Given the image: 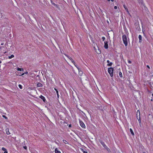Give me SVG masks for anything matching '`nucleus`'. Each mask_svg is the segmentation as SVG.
<instances>
[{
	"label": "nucleus",
	"mask_w": 153,
	"mask_h": 153,
	"mask_svg": "<svg viewBox=\"0 0 153 153\" xmlns=\"http://www.w3.org/2000/svg\"><path fill=\"white\" fill-rule=\"evenodd\" d=\"M37 87H41L43 86V85L40 83H38L37 85Z\"/></svg>",
	"instance_id": "11"
},
{
	"label": "nucleus",
	"mask_w": 153,
	"mask_h": 153,
	"mask_svg": "<svg viewBox=\"0 0 153 153\" xmlns=\"http://www.w3.org/2000/svg\"><path fill=\"white\" fill-rule=\"evenodd\" d=\"M4 43H1V45H4Z\"/></svg>",
	"instance_id": "32"
},
{
	"label": "nucleus",
	"mask_w": 153,
	"mask_h": 153,
	"mask_svg": "<svg viewBox=\"0 0 153 153\" xmlns=\"http://www.w3.org/2000/svg\"><path fill=\"white\" fill-rule=\"evenodd\" d=\"M1 63V61L0 60V64Z\"/></svg>",
	"instance_id": "40"
},
{
	"label": "nucleus",
	"mask_w": 153,
	"mask_h": 153,
	"mask_svg": "<svg viewBox=\"0 0 153 153\" xmlns=\"http://www.w3.org/2000/svg\"><path fill=\"white\" fill-rule=\"evenodd\" d=\"M102 39L104 41L105 39V38L104 37H102Z\"/></svg>",
	"instance_id": "24"
},
{
	"label": "nucleus",
	"mask_w": 153,
	"mask_h": 153,
	"mask_svg": "<svg viewBox=\"0 0 153 153\" xmlns=\"http://www.w3.org/2000/svg\"><path fill=\"white\" fill-rule=\"evenodd\" d=\"M17 70L18 71H23V69L22 68H17Z\"/></svg>",
	"instance_id": "17"
},
{
	"label": "nucleus",
	"mask_w": 153,
	"mask_h": 153,
	"mask_svg": "<svg viewBox=\"0 0 153 153\" xmlns=\"http://www.w3.org/2000/svg\"><path fill=\"white\" fill-rule=\"evenodd\" d=\"M9 63H11V64L12 63V62H9Z\"/></svg>",
	"instance_id": "36"
},
{
	"label": "nucleus",
	"mask_w": 153,
	"mask_h": 153,
	"mask_svg": "<svg viewBox=\"0 0 153 153\" xmlns=\"http://www.w3.org/2000/svg\"><path fill=\"white\" fill-rule=\"evenodd\" d=\"M2 117H3L5 119H7V117H6V116H5V115H3L2 116Z\"/></svg>",
	"instance_id": "23"
},
{
	"label": "nucleus",
	"mask_w": 153,
	"mask_h": 153,
	"mask_svg": "<svg viewBox=\"0 0 153 153\" xmlns=\"http://www.w3.org/2000/svg\"><path fill=\"white\" fill-rule=\"evenodd\" d=\"M1 47H0V49H1Z\"/></svg>",
	"instance_id": "46"
},
{
	"label": "nucleus",
	"mask_w": 153,
	"mask_h": 153,
	"mask_svg": "<svg viewBox=\"0 0 153 153\" xmlns=\"http://www.w3.org/2000/svg\"><path fill=\"white\" fill-rule=\"evenodd\" d=\"M79 123L80 126L83 128H85V126L83 122L81 120H79Z\"/></svg>",
	"instance_id": "3"
},
{
	"label": "nucleus",
	"mask_w": 153,
	"mask_h": 153,
	"mask_svg": "<svg viewBox=\"0 0 153 153\" xmlns=\"http://www.w3.org/2000/svg\"><path fill=\"white\" fill-rule=\"evenodd\" d=\"M63 141L65 144H68V142L66 140H63Z\"/></svg>",
	"instance_id": "19"
},
{
	"label": "nucleus",
	"mask_w": 153,
	"mask_h": 153,
	"mask_svg": "<svg viewBox=\"0 0 153 153\" xmlns=\"http://www.w3.org/2000/svg\"><path fill=\"white\" fill-rule=\"evenodd\" d=\"M25 74H28V72L27 71H26L25 72Z\"/></svg>",
	"instance_id": "29"
},
{
	"label": "nucleus",
	"mask_w": 153,
	"mask_h": 153,
	"mask_svg": "<svg viewBox=\"0 0 153 153\" xmlns=\"http://www.w3.org/2000/svg\"><path fill=\"white\" fill-rule=\"evenodd\" d=\"M140 122H141V121H140V120L139 123H140Z\"/></svg>",
	"instance_id": "39"
},
{
	"label": "nucleus",
	"mask_w": 153,
	"mask_h": 153,
	"mask_svg": "<svg viewBox=\"0 0 153 153\" xmlns=\"http://www.w3.org/2000/svg\"><path fill=\"white\" fill-rule=\"evenodd\" d=\"M13 66H16V65H13Z\"/></svg>",
	"instance_id": "44"
},
{
	"label": "nucleus",
	"mask_w": 153,
	"mask_h": 153,
	"mask_svg": "<svg viewBox=\"0 0 153 153\" xmlns=\"http://www.w3.org/2000/svg\"><path fill=\"white\" fill-rule=\"evenodd\" d=\"M118 7L117 6H115L114 7V8L115 9H117V8Z\"/></svg>",
	"instance_id": "25"
},
{
	"label": "nucleus",
	"mask_w": 153,
	"mask_h": 153,
	"mask_svg": "<svg viewBox=\"0 0 153 153\" xmlns=\"http://www.w3.org/2000/svg\"><path fill=\"white\" fill-rule=\"evenodd\" d=\"M13 66H16V65H13Z\"/></svg>",
	"instance_id": "43"
},
{
	"label": "nucleus",
	"mask_w": 153,
	"mask_h": 153,
	"mask_svg": "<svg viewBox=\"0 0 153 153\" xmlns=\"http://www.w3.org/2000/svg\"><path fill=\"white\" fill-rule=\"evenodd\" d=\"M19 88L21 89H22V86L21 85H19Z\"/></svg>",
	"instance_id": "22"
},
{
	"label": "nucleus",
	"mask_w": 153,
	"mask_h": 153,
	"mask_svg": "<svg viewBox=\"0 0 153 153\" xmlns=\"http://www.w3.org/2000/svg\"><path fill=\"white\" fill-rule=\"evenodd\" d=\"M152 76H153V75H152Z\"/></svg>",
	"instance_id": "48"
},
{
	"label": "nucleus",
	"mask_w": 153,
	"mask_h": 153,
	"mask_svg": "<svg viewBox=\"0 0 153 153\" xmlns=\"http://www.w3.org/2000/svg\"><path fill=\"white\" fill-rule=\"evenodd\" d=\"M130 132H131V134L132 135H134V132H133V131L132 130V129H131V128H130Z\"/></svg>",
	"instance_id": "16"
},
{
	"label": "nucleus",
	"mask_w": 153,
	"mask_h": 153,
	"mask_svg": "<svg viewBox=\"0 0 153 153\" xmlns=\"http://www.w3.org/2000/svg\"><path fill=\"white\" fill-rule=\"evenodd\" d=\"M3 17V15L2 13H0V18H2Z\"/></svg>",
	"instance_id": "21"
},
{
	"label": "nucleus",
	"mask_w": 153,
	"mask_h": 153,
	"mask_svg": "<svg viewBox=\"0 0 153 153\" xmlns=\"http://www.w3.org/2000/svg\"><path fill=\"white\" fill-rule=\"evenodd\" d=\"M104 47L105 48L107 49L108 48V45L107 41H105L104 42Z\"/></svg>",
	"instance_id": "6"
},
{
	"label": "nucleus",
	"mask_w": 153,
	"mask_h": 153,
	"mask_svg": "<svg viewBox=\"0 0 153 153\" xmlns=\"http://www.w3.org/2000/svg\"><path fill=\"white\" fill-rule=\"evenodd\" d=\"M107 63H108V64H107L108 66H112V65L113 64L112 62H110V61L108 60H107Z\"/></svg>",
	"instance_id": "7"
},
{
	"label": "nucleus",
	"mask_w": 153,
	"mask_h": 153,
	"mask_svg": "<svg viewBox=\"0 0 153 153\" xmlns=\"http://www.w3.org/2000/svg\"><path fill=\"white\" fill-rule=\"evenodd\" d=\"M122 38L124 44L126 46L128 44V39L126 36L125 35H123L122 37Z\"/></svg>",
	"instance_id": "1"
},
{
	"label": "nucleus",
	"mask_w": 153,
	"mask_h": 153,
	"mask_svg": "<svg viewBox=\"0 0 153 153\" xmlns=\"http://www.w3.org/2000/svg\"><path fill=\"white\" fill-rule=\"evenodd\" d=\"M138 38L139 39V42L140 43L142 41V37L141 35H139L138 36Z\"/></svg>",
	"instance_id": "8"
},
{
	"label": "nucleus",
	"mask_w": 153,
	"mask_h": 153,
	"mask_svg": "<svg viewBox=\"0 0 153 153\" xmlns=\"http://www.w3.org/2000/svg\"><path fill=\"white\" fill-rule=\"evenodd\" d=\"M101 144H102V146L105 148L106 149H107V150L108 151L109 149L106 146V145H105V143H104V142H100Z\"/></svg>",
	"instance_id": "5"
},
{
	"label": "nucleus",
	"mask_w": 153,
	"mask_h": 153,
	"mask_svg": "<svg viewBox=\"0 0 153 153\" xmlns=\"http://www.w3.org/2000/svg\"><path fill=\"white\" fill-rule=\"evenodd\" d=\"M54 89L56 91H57V90L55 88Z\"/></svg>",
	"instance_id": "34"
},
{
	"label": "nucleus",
	"mask_w": 153,
	"mask_h": 153,
	"mask_svg": "<svg viewBox=\"0 0 153 153\" xmlns=\"http://www.w3.org/2000/svg\"><path fill=\"white\" fill-rule=\"evenodd\" d=\"M14 55H11V56H9L8 57V58H9V59H11V58H13L14 57Z\"/></svg>",
	"instance_id": "18"
},
{
	"label": "nucleus",
	"mask_w": 153,
	"mask_h": 153,
	"mask_svg": "<svg viewBox=\"0 0 153 153\" xmlns=\"http://www.w3.org/2000/svg\"><path fill=\"white\" fill-rule=\"evenodd\" d=\"M23 148L25 149H26L27 148V147L26 146H24Z\"/></svg>",
	"instance_id": "26"
},
{
	"label": "nucleus",
	"mask_w": 153,
	"mask_h": 153,
	"mask_svg": "<svg viewBox=\"0 0 153 153\" xmlns=\"http://www.w3.org/2000/svg\"><path fill=\"white\" fill-rule=\"evenodd\" d=\"M83 153H87V152L86 151H83Z\"/></svg>",
	"instance_id": "31"
},
{
	"label": "nucleus",
	"mask_w": 153,
	"mask_h": 153,
	"mask_svg": "<svg viewBox=\"0 0 153 153\" xmlns=\"http://www.w3.org/2000/svg\"><path fill=\"white\" fill-rule=\"evenodd\" d=\"M5 131L6 132V133L7 134L9 135V134H10V133L9 131V130L8 128H6L5 130Z\"/></svg>",
	"instance_id": "13"
},
{
	"label": "nucleus",
	"mask_w": 153,
	"mask_h": 153,
	"mask_svg": "<svg viewBox=\"0 0 153 153\" xmlns=\"http://www.w3.org/2000/svg\"><path fill=\"white\" fill-rule=\"evenodd\" d=\"M57 97L58 98L59 97V94H58V95H57Z\"/></svg>",
	"instance_id": "37"
},
{
	"label": "nucleus",
	"mask_w": 153,
	"mask_h": 153,
	"mask_svg": "<svg viewBox=\"0 0 153 153\" xmlns=\"http://www.w3.org/2000/svg\"><path fill=\"white\" fill-rule=\"evenodd\" d=\"M112 2H113L114 1V0H111Z\"/></svg>",
	"instance_id": "35"
},
{
	"label": "nucleus",
	"mask_w": 153,
	"mask_h": 153,
	"mask_svg": "<svg viewBox=\"0 0 153 153\" xmlns=\"http://www.w3.org/2000/svg\"><path fill=\"white\" fill-rule=\"evenodd\" d=\"M55 153H61L60 151L57 148L55 149Z\"/></svg>",
	"instance_id": "10"
},
{
	"label": "nucleus",
	"mask_w": 153,
	"mask_h": 153,
	"mask_svg": "<svg viewBox=\"0 0 153 153\" xmlns=\"http://www.w3.org/2000/svg\"><path fill=\"white\" fill-rule=\"evenodd\" d=\"M95 51L97 54H99L101 53L100 50L98 48H97V49L95 48Z\"/></svg>",
	"instance_id": "4"
},
{
	"label": "nucleus",
	"mask_w": 153,
	"mask_h": 153,
	"mask_svg": "<svg viewBox=\"0 0 153 153\" xmlns=\"http://www.w3.org/2000/svg\"><path fill=\"white\" fill-rule=\"evenodd\" d=\"M143 153H145V152H143Z\"/></svg>",
	"instance_id": "47"
},
{
	"label": "nucleus",
	"mask_w": 153,
	"mask_h": 153,
	"mask_svg": "<svg viewBox=\"0 0 153 153\" xmlns=\"http://www.w3.org/2000/svg\"><path fill=\"white\" fill-rule=\"evenodd\" d=\"M119 75L120 77H122L123 76H122V74L121 72H120L119 73Z\"/></svg>",
	"instance_id": "20"
},
{
	"label": "nucleus",
	"mask_w": 153,
	"mask_h": 153,
	"mask_svg": "<svg viewBox=\"0 0 153 153\" xmlns=\"http://www.w3.org/2000/svg\"><path fill=\"white\" fill-rule=\"evenodd\" d=\"M13 66H16V65H13Z\"/></svg>",
	"instance_id": "41"
},
{
	"label": "nucleus",
	"mask_w": 153,
	"mask_h": 153,
	"mask_svg": "<svg viewBox=\"0 0 153 153\" xmlns=\"http://www.w3.org/2000/svg\"><path fill=\"white\" fill-rule=\"evenodd\" d=\"M152 96H153V94H152Z\"/></svg>",
	"instance_id": "45"
},
{
	"label": "nucleus",
	"mask_w": 153,
	"mask_h": 153,
	"mask_svg": "<svg viewBox=\"0 0 153 153\" xmlns=\"http://www.w3.org/2000/svg\"><path fill=\"white\" fill-rule=\"evenodd\" d=\"M69 59H70L71 60V62L74 63V65L75 66H76V65H75V62L74 61L71 59V57H70L69 58Z\"/></svg>",
	"instance_id": "15"
},
{
	"label": "nucleus",
	"mask_w": 153,
	"mask_h": 153,
	"mask_svg": "<svg viewBox=\"0 0 153 153\" xmlns=\"http://www.w3.org/2000/svg\"><path fill=\"white\" fill-rule=\"evenodd\" d=\"M2 150L4 151V153H8L7 149L5 148L2 147Z\"/></svg>",
	"instance_id": "12"
},
{
	"label": "nucleus",
	"mask_w": 153,
	"mask_h": 153,
	"mask_svg": "<svg viewBox=\"0 0 153 153\" xmlns=\"http://www.w3.org/2000/svg\"><path fill=\"white\" fill-rule=\"evenodd\" d=\"M147 67L148 68H149V69L150 68V67H149V66L148 65H147Z\"/></svg>",
	"instance_id": "30"
},
{
	"label": "nucleus",
	"mask_w": 153,
	"mask_h": 153,
	"mask_svg": "<svg viewBox=\"0 0 153 153\" xmlns=\"http://www.w3.org/2000/svg\"><path fill=\"white\" fill-rule=\"evenodd\" d=\"M25 74V73H24L23 74H22L21 75L22 76V75H24V74Z\"/></svg>",
	"instance_id": "33"
},
{
	"label": "nucleus",
	"mask_w": 153,
	"mask_h": 153,
	"mask_svg": "<svg viewBox=\"0 0 153 153\" xmlns=\"http://www.w3.org/2000/svg\"><path fill=\"white\" fill-rule=\"evenodd\" d=\"M40 97L43 100L44 102H45V98L42 95H41Z\"/></svg>",
	"instance_id": "14"
},
{
	"label": "nucleus",
	"mask_w": 153,
	"mask_h": 153,
	"mask_svg": "<svg viewBox=\"0 0 153 153\" xmlns=\"http://www.w3.org/2000/svg\"><path fill=\"white\" fill-rule=\"evenodd\" d=\"M113 68L112 67L109 68L108 69V72L109 74L111 77H112L113 76Z\"/></svg>",
	"instance_id": "2"
},
{
	"label": "nucleus",
	"mask_w": 153,
	"mask_h": 153,
	"mask_svg": "<svg viewBox=\"0 0 153 153\" xmlns=\"http://www.w3.org/2000/svg\"><path fill=\"white\" fill-rule=\"evenodd\" d=\"M128 63H129V64H131V62L130 61V60H128Z\"/></svg>",
	"instance_id": "28"
},
{
	"label": "nucleus",
	"mask_w": 153,
	"mask_h": 153,
	"mask_svg": "<svg viewBox=\"0 0 153 153\" xmlns=\"http://www.w3.org/2000/svg\"><path fill=\"white\" fill-rule=\"evenodd\" d=\"M56 91V94H57V95H58V94H59V92H58V91Z\"/></svg>",
	"instance_id": "27"
},
{
	"label": "nucleus",
	"mask_w": 153,
	"mask_h": 153,
	"mask_svg": "<svg viewBox=\"0 0 153 153\" xmlns=\"http://www.w3.org/2000/svg\"><path fill=\"white\" fill-rule=\"evenodd\" d=\"M108 1H109L111 0H107Z\"/></svg>",
	"instance_id": "38"
},
{
	"label": "nucleus",
	"mask_w": 153,
	"mask_h": 153,
	"mask_svg": "<svg viewBox=\"0 0 153 153\" xmlns=\"http://www.w3.org/2000/svg\"><path fill=\"white\" fill-rule=\"evenodd\" d=\"M13 66H16V65H13Z\"/></svg>",
	"instance_id": "42"
},
{
	"label": "nucleus",
	"mask_w": 153,
	"mask_h": 153,
	"mask_svg": "<svg viewBox=\"0 0 153 153\" xmlns=\"http://www.w3.org/2000/svg\"><path fill=\"white\" fill-rule=\"evenodd\" d=\"M123 6V7L125 9V10H126V11L127 12V13L128 14H130L128 10L127 7L126 6V5H124Z\"/></svg>",
	"instance_id": "9"
}]
</instances>
